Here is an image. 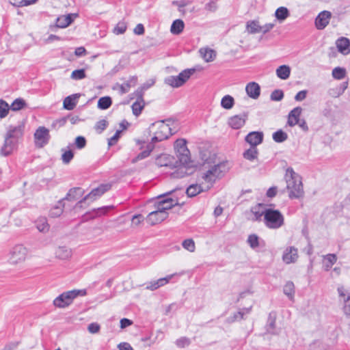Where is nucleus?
Wrapping results in <instances>:
<instances>
[{
    "label": "nucleus",
    "instance_id": "29",
    "mask_svg": "<svg viewBox=\"0 0 350 350\" xmlns=\"http://www.w3.org/2000/svg\"><path fill=\"white\" fill-rule=\"evenodd\" d=\"M200 53L206 62H213L216 57V52L211 49H200Z\"/></svg>",
    "mask_w": 350,
    "mask_h": 350
},
{
    "label": "nucleus",
    "instance_id": "39",
    "mask_svg": "<svg viewBox=\"0 0 350 350\" xmlns=\"http://www.w3.org/2000/svg\"><path fill=\"white\" fill-rule=\"evenodd\" d=\"M202 191L200 185L198 184L190 185L186 190V193L188 197H194L199 194Z\"/></svg>",
    "mask_w": 350,
    "mask_h": 350
},
{
    "label": "nucleus",
    "instance_id": "24",
    "mask_svg": "<svg viewBox=\"0 0 350 350\" xmlns=\"http://www.w3.org/2000/svg\"><path fill=\"white\" fill-rule=\"evenodd\" d=\"M80 96V94H75L66 97L63 102L64 108L67 110H72L75 107L77 99Z\"/></svg>",
    "mask_w": 350,
    "mask_h": 350
},
{
    "label": "nucleus",
    "instance_id": "42",
    "mask_svg": "<svg viewBox=\"0 0 350 350\" xmlns=\"http://www.w3.org/2000/svg\"><path fill=\"white\" fill-rule=\"evenodd\" d=\"M218 8V0H210L204 5V9L207 13H213Z\"/></svg>",
    "mask_w": 350,
    "mask_h": 350
},
{
    "label": "nucleus",
    "instance_id": "38",
    "mask_svg": "<svg viewBox=\"0 0 350 350\" xmlns=\"http://www.w3.org/2000/svg\"><path fill=\"white\" fill-rule=\"evenodd\" d=\"M258 154V151L256 148V147H252L251 146L250 148L247 150L243 153V157L249 161H254V159H257Z\"/></svg>",
    "mask_w": 350,
    "mask_h": 350
},
{
    "label": "nucleus",
    "instance_id": "62",
    "mask_svg": "<svg viewBox=\"0 0 350 350\" xmlns=\"http://www.w3.org/2000/svg\"><path fill=\"white\" fill-rule=\"evenodd\" d=\"M275 25V23H267L264 25H260V32L262 33H267L270 31Z\"/></svg>",
    "mask_w": 350,
    "mask_h": 350
},
{
    "label": "nucleus",
    "instance_id": "27",
    "mask_svg": "<svg viewBox=\"0 0 350 350\" xmlns=\"http://www.w3.org/2000/svg\"><path fill=\"white\" fill-rule=\"evenodd\" d=\"M55 256L59 259L66 260L71 257L72 250L66 246H59L55 250Z\"/></svg>",
    "mask_w": 350,
    "mask_h": 350
},
{
    "label": "nucleus",
    "instance_id": "32",
    "mask_svg": "<svg viewBox=\"0 0 350 350\" xmlns=\"http://www.w3.org/2000/svg\"><path fill=\"white\" fill-rule=\"evenodd\" d=\"M246 29L249 33H260V25L257 21H250L246 24Z\"/></svg>",
    "mask_w": 350,
    "mask_h": 350
},
{
    "label": "nucleus",
    "instance_id": "17",
    "mask_svg": "<svg viewBox=\"0 0 350 350\" xmlns=\"http://www.w3.org/2000/svg\"><path fill=\"white\" fill-rule=\"evenodd\" d=\"M297 258V249L295 247H287L282 256L283 260L287 264L295 262Z\"/></svg>",
    "mask_w": 350,
    "mask_h": 350
},
{
    "label": "nucleus",
    "instance_id": "41",
    "mask_svg": "<svg viewBox=\"0 0 350 350\" xmlns=\"http://www.w3.org/2000/svg\"><path fill=\"white\" fill-rule=\"evenodd\" d=\"M111 98L109 96H104L99 98L98 107L101 109H107L111 107Z\"/></svg>",
    "mask_w": 350,
    "mask_h": 350
},
{
    "label": "nucleus",
    "instance_id": "5",
    "mask_svg": "<svg viewBox=\"0 0 350 350\" xmlns=\"http://www.w3.org/2000/svg\"><path fill=\"white\" fill-rule=\"evenodd\" d=\"M86 294L87 292L85 289H75L66 291L57 297L53 300V304L55 307L64 308L70 306L76 297L79 296L83 297L86 295Z\"/></svg>",
    "mask_w": 350,
    "mask_h": 350
},
{
    "label": "nucleus",
    "instance_id": "55",
    "mask_svg": "<svg viewBox=\"0 0 350 350\" xmlns=\"http://www.w3.org/2000/svg\"><path fill=\"white\" fill-rule=\"evenodd\" d=\"M251 308L252 306L250 308H243L242 310H239L238 312L234 314L232 321L242 319L245 314H248L250 312Z\"/></svg>",
    "mask_w": 350,
    "mask_h": 350
},
{
    "label": "nucleus",
    "instance_id": "30",
    "mask_svg": "<svg viewBox=\"0 0 350 350\" xmlns=\"http://www.w3.org/2000/svg\"><path fill=\"white\" fill-rule=\"evenodd\" d=\"M36 227L39 232L46 233L49 230L50 226L45 217L38 218L36 222Z\"/></svg>",
    "mask_w": 350,
    "mask_h": 350
},
{
    "label": "nucleus",
    "instance_id": "12",
    "mask_svg": "<svg viewBox=\"0 0 350 350\" xmlns=\"http://www.w3.org/2000/svg\"><path fill=\"white\" fill-rule=\"evenodd\" d=\"M224 167V165L221 163L215 165L203 175L202 178L207 183L214 182L221 176L222 173L221 168Z\"/></svg>",
    "mask_w": 350,
    "mask_h": 350
},
{
    "label": "nucleus",
    "instance_id": "64",
    "mask_svg": "<svg viewBox=\"0 0 350 350\" xmlns=\"http://www.w3.org/2000/svg\"><path fill=\"white\" fill-rule=\"evenodd\" d=\"M147 88L142 87L140 88H138L135 92L134 95L136 98V101H141L144 100L143 96H144V90L146 89Z\"/></svg>",
    "mask_w": 350,
    "mask_h": 350
},
{
    "label": "nucleus",
    "instance_id": "22",
    "mask_svg": "<svg viewBox=\"0 0 350 350\" xmlns=\"http://www.w3.org/2000/svg\"><path fill=\"white\" fill-rule=\"evenodd\" d=\"M245 91L250 98L256 99L260 96V88L257 83L250 82L245 87Z\"/></svg>",
    "mask_w": 350,
    "mask_h": 350
},
{
    "label": "nucleus",
    "instance_id": "54",
    "mask_svg": "<svg viewBox=\"0 0 350 350\" xmlns=\"http://www.w3.org/2000/svg\"><path fill=\"white\" fill-rule=\"evenodd\" d=\"M284 97V92L281 90H275L271 94V100L274 101H280Z\"/></svg>",
    "mask_w": 350,
    "mask_h": 350
},
{
    "label": "nucleus",
    "instance_id": "19",
    "mask_svg": "<svg viewBox=\"0 0 350 350\" xmlns=\"http://www.w3.org/2000/svg\"><path fill=\"white\" fill-rule=\"evenodd\" d=\"M301 111L302 109L300 107H297L291 110L288 116L287 124L291 127L297 124Z\"/></svg>",
    "mask_w": 350,
    "mask_h": 350
},
{
    "label": "nucleus",
    "instance_id": "45",
    "mask_svg": "<svg viewBox=\"0 0 350 350\" xmlns=\"http://www.w3.org/2000/svg\"><path fill=\"white\" fill-rule=\"evenodd\" d=\"M346 75V70L343 68L336 67L332 70V76L336 79H342Z\"/></svg>",
    "mask_w": 350,
    "mask_h": 350
},
{
    "label": "nucleus",
    "instance_id": "25",
    "mask_svg": "<svg viewBox=\"0 0 350 350\" xmlns=\"http://www.w3.org/2000/svg\"><path fill=\"white\" fill-rule=\"evenodd\" d=\"M137 83V77L136 76H132L125 83L121 85L117 84V85L120 88V93L124 94L127 93L131 87L135 86Z\"/></svg>",
    "mask_w": 350,
    "mask_h": 350
},
{
    "label": "nucleus",
    "instance_id": "31",
    "mask_svg": "<svg viewBox=\"0 0 350 350\" xmlns=\"http://www.w3.org/2000/svg\"><path fill=\"white\" fill-rule=\"evenodd\" d=\"M291 74V68L288 66L282 65L279 66L276 70V75L278 77L281 79H287Z\"/></svg>",
    "mask_w": 350,
    "mask_h": 350
},
{
    "label": "nucleus",
    "instance_id": "53",
    "mask_svg": "<svg viewBox=\"0 0 350 350\" xmlns=\"http://www.w3.org/2000/svg\"><path fill=\"white\" fill-rule=\"evenodd\" d=\"M74 154L72 150H65L62 155V159L64 164H68L73 159Z\"/></svg>",
    "mask_w": 350,
    "mask_h": 350
},
{
    "label": "nucleus",
    "instance_id": "60",
    "mask_svg": "<svg viewBox=\"0 0 350 350\" xmlns=\"http://www.w3.org/2000/svg\"><path fill=\"white\" fill-rule=\"evenodd\" d=\"M275 317H272V314H269L268 325H267V331L270 333H273V329L275 328Z\"/></svg>",
    "mask_w": 350,
    "mask_h": 350
},
{
    "label": "nucleus",
    "instance_id": "20",
    "mask_svg": "<svg viewBox=\"0 0 350 350\" xmlns=\"http://www.w3.org/2000/svg\"><path fill=\"white\" fill-rule=\"evenodd\" d=\"M336 47L340 53L347 55L350 53V40L345 37L338 38L336 42Z\"/></svg>",
    "mask_w": 350,
    "mask_h": 350
},
{
    "label": "nucleus",
    "instance_id": "63",
    "mask_svg": "<svg viewBox=\"0 0 350 350\" xmlns=\"http://www.w3.org/2000/svg\"><path fill=\"white\" fill-rule=\"evenodd\" d=\"M112 208H113L112 206H103V207L98 208L96 210H94V211L96 212V216H100L102 215H105V213H107V212L109 211V210H111Z\"/></svg>",
    "mask_w": 350,
    "mask_h": 350
},
{
    "label": "nucleus",
    "instance_id": "43",
    "mask_svg": "<svg viewBox=\"0 0 350 350\" xmlns=\"http://www.w3.org/2000/svg\"><path fill=\"white\" fill-rule=\"evenodd\" d=\"M283 291L286 295H287L291 299H292L295 294L294 284L291 281L286 282L284 286Z\"/></svg>",
    "mask_w": 350,
    "mask_h": 350
},
{
    "label": "nucleus",
    "instance_id": "6",
    "mask_svg": "<svg viewBox=\"0 0 350 350\" xmlns=\"http://www.w3.org/2000/svg\"><path fill=\"white\" fill-rule=\"evenodd\" d=\"M194 68L185 69L177 76H170L165 79V83L173 88L182 86L195 72Z\"/></svg>",
    "mask_w": 350,
    "mask_h": 350
},
{
    "label": "nucleus",
    "instance_id": "35",
    "mask_svg": "<svg viewBox=\"0 0 350 350\" xmlns=\"http://www.w3.org/2000/svg\"><path fill=\"white\" fill-rule=\"evenodd\" d=\"M64 200H61L57 202V204L55 205L50 211V215L53 217H57L62 215L63 213V209L64 208L65 204L64 202Z\"/></svg>",
    "mask_w": 350,
    "mask_h": 350
},
{
    "label": "nucleus",
    "instance_id": "37",
    "mask_svg": "<svg viewBox=\"0 0 350 350\" xmlns=\"http://www.w3.org/2000/svg\"><path fill=\"white\" fill-rule=\"evenodd\" d=\"M234 105V99L230 95L224 96L221 100V106L225 109H230Z\"/></svg>",
    "mask_w": 350,
    "mask_h": 350
},
{
    "label": "nucleus",
    "instance_id": "8",
    "mask_svg": "<svg viewBox=\"0 0 350 350\" xmlns=\"http://www.w3.org/2000/svg\"><path fill=\"white\" fill-rule=\"evenodd\" d=\"M110 188V184H102L99 185L98 187L92 189L91 192L86 195L82 200L79 201L76 204L75 208H81L82 203L86 201L87 200H91L92 201L95 200L96 198L101 196L103 193L109 190Z\"/></svg>",
    "mask_w": 350,
    "mask_h": 350
},
{
    "label": "nucleus",
    "instance_id": "10",
    "mask_svg": "<svg viewBox=\"0 0 350 350\" xmlns=\"http://www.w3.org/2000/svg\"><path fill=\"white\" fill-rule=\"evenodd\" d=\"M168 217L167 211H161L157 206V210L150 213L146 218V221L151 226L156 225L164 221Z\"/></svg>",
    "mask_w": 350,
    "mask_h": 350
},
{
    "label": "nucleus",
    "instance_id": "52",
    "mask_svg": "<svg viewBox=\"0 0 350 350\" xmlns=\"http://www.w3.org/2000/svg\"><path fill=\"white\" fill-rule=\"evenodd\" d=\"M259 238L256 234H250L248 237L247 239V243H249L250 246L254 249L259 246Z\"/></svg>",
    "mask_w": 350,
    "mask_h": 350
},
{
    "label": "nucleus",
    "instance_id": "14",
    "mask_svg": "<svg viewBox=\"0 0 350 350\" xmlns=\"http://www.w3.org/2000/svg\"><path fill=\"white\" fill-rule=\"evenodd\" d=\"M331 18L329 11H323L319 14L315 19V25L318 29H323L328 24Z\"/></svg>",
    "mask_w": 350,
    "mask_h": 350
},
{
    "label": "nucleus",
    "instance_id": "34",
    "mask_svg": "<svg viewBox=\"0 0 350 350\" xmlns=\"http://www.w3.org/2000/svg\"><path fill=\"white\" fill-rule=\"evenodd\" d=\"M337 257L335 254H329L324 256L323 267L325 271L329 270L333 265L336 262Z\"/></svg>",
    "mask_w": 350,
    "mask_h": 350
},
{
    "label": "nucleus",
    "instance_id": "11",
    "mask_svg": "<svg viewBox=\"0 0 350 350\" xmlns=\"http://www.w3.org/2000/svg\"><path fill=\"white\" fill-rule=\"evenodd\" d=\"M49 130L44 126H40L34 133L35 143L37 147L42 148L48 144L49 140Z\"/></svg>",
    "mask_w": 350,
    "mask_h": 350
},
{
    "label": "nucleus",
    "instance_id": "51",
    "mask_svg": "<svg viewBox=\"0 0 350 350\" xmlns=\"http://www.w3.org/2000/svg\"><path fill=\"white\" fill-rule=\"evenodd\" d=\"M182 245L185 250L190 252H193L195 251V243L191 239H187L183 241Z\"/></svg>",
    "mask_w": 350,
    "mask_h": 350
},
{
    "label": "nucleus",
    "instance_id": "49",
    "mask_svg": "<svg viewBox=\"0 0 350 350\" xmlns=\"http://www.w3.org/2000/svg\"><path fill=\"white\" fill-rule=\"evenodd\" d=\"M10 107L3 100H0V118H5L9 111Z\"/></svg>",
    "mask_w": 350,
    "mask_h": 350
},
{
    "label": "nucleus",
    "instance_id": "46",
    "mask_svg": "<svg viewBox=\"0 0 350 350\" xmlns=\"http://www.w3.org/2000/svg\"><path fill=\"white\" fill-rule=\"evenodd\" d=\"M25 101L22 98H16L13 101L10 106V109L12 111H18L25 106Z\"/></svg>",
    "mask_w": 350,
    "mask_h": 350
},
{
    "label": "nucleus",
    "instance_id": "13",
    "mask_svg": "<svg viewBox=\"0 0 350 350\" xmlns=\"http://www.w3.org/2000/svg\"><path fill=\"white\" fill-rule=\"evenodd\" d=\"M338 292L340 300L343 303V312L346 316L350 317V293L342 286L338 288Z\"/></svg>",
    "mask_w": 350,
    "mask_h": 350
},
{
    "label": "nucleus",
    "instance_id": "56",
    "mask_svg": "<svg viewBox=\"0 0 350 350\" xmlns=\"http://www.w3.org/2000/svg\"><path fill=\"white\" fill-rule=\"evenodd\" d=\"M108 122L105 120H100L96 122L94 128L98 133H101L107 126Z\"/></svg>",
    "mask_w": 350,
    "mask_h": 350
},
{
    "label": "nucleus",
    "instance_id": "1",
    "mask_svg": "<svg viewBox=\"0 0 350 350\" xmlns=\"http://www.w3.org/2000/svg\"><path fill=\"white\" fill-rule=\"evenodd\" d=\"M174 149L180 166L172 174V177L182 178L193 174L196 166L194 162L191 160L190 152L187 147V141L184 139H177L174 144Z\"/></svg>",
    "mask_w": 350,
    "mask_h": 350
},
{
    "label": "nucleus",
    "instance_id": "48",
    "mask_svg": "<svg viewBox=\"0 0 350 350\" xmlns=\"http://www.w3.org/2000/svg\"><path fill=\"white\" fill-rule=\"evenodd\" d=\"M126 23L123 21H120L114 27L113 32L116 35L122 34L126 31Z\"/></svg>",
    "mask_w": 350,
    "mask_h": 350
},
{
    "label": "nucleus",
    "instance_id": "18",
    "mask_svg": "<svg viewBox=\"0 0 350 350\" xmlns=\"http://www.w3.org/2000/svg\"><path fill=\"white\" fill-rule=\"evenodd\" d=\"M246 118V114L234 116L229 119L228 124L234 129H239L245 124Z\"/></svg>",
    "mask_w": 350,
    "mask_h": 350
},
{
    "label": "nucleus",
    "instance_id": "36",
    "mask_svg": "<svg viewBox=\"0 0 350 350\" xmlns=\"http://www.w3.org/2000/svg\"><path fill=\"white\" fill-rule=\"evenodd\" d=\"M289 11L286 7H280L275 12V18L280 21H284L289 16Z\"/></svg>",
    "mask_w": 350,
    "mask_h": 350
},
{
    "label": "nucleus",
    "instance_id": "26",
    "mask_svg": "<svg viewBox=\"0 0 350 350\" xmlns=\"http://www.w3.org/2000/svg\"><path fill=\"white\" fill-rule=\"evenodd\" d=\"M83 194V191L80 187L70 189L66 196L62 200L68 201H75L79 199Z\"/></svg>",
    "mask_w": 350,
    "mask_h": 350
},
{
    "label": "nucleus",
    "instance_id": "21",
    "mask_svg": "<svg viewBox=\"0 0 350 350\" xmlns=\"http://www.w3.org/2000/svg\"><path fill=\"white\" fill-rule=\"evenodd\" d=\"M173 276L174 274L167 275L165 278H160L156 281H152L147 284L146 288L150 291H154L159 288V287L167 284L169 281L173 278Z\"/></svg>",
    "mask_w": 350,
    "mask_h": 350
},
{
    "label": "nucleus",
    "instance_id": "28",
    "mask_svg": "<svg viewBox=\"0 0 350 350\" xmlns=\"http://www.w3.org/2000/svg\"><path fill=\"white\" fill-rule=\"evenodd\" d=\"M73 21L72 14L62 15L59 16L56 21V25L60 28L68 27Z\"/></svg>",
    "mask_w": 350,
    "mask_h": 350
},
{
    "label": "nucleus",
    "instance_id": "47",
    "mask_svg": "<svg viewBox=\"0 0 350 350\" xmlns=\"http://www.w3.org/2000/svg\"><path fill=\"white\" fill-rule=\"evenodd\" d=\"M9 2L16 7H23L35 3V0H8Z\"/></svg>",
    "mask_w": 350,
    "mask_h": 350
},
{
    "label": "nucleus",
    "instance_id": "59",
    "mask_svg": "<svg viewBox=\"0 0 350 350\" xmlns=\"http://www.w3.org/2000/svg\"><path fill=\"white\" fill-rule=\"evenodd\" d=\"M121 132L122 131L120 130L116 131L113 137H111L110 139H109V140H108L109 146H111L116 144V142H118V140L119 139V138L120 137Z\"/></svg>",
    "mask_w": 350,
    "mask_h": 350
},
{
    "label": "nucleus",
    "instance_id": "2",
    "mask_svg": "<svg viewBox=\"0 0 350 350\" xmlns=\"http://www.w3.org/2000/svg\"><path fill=\"white\" fill-rule=\"evenodd\" d=\"M24 125L9 126L4 135V142L0 150V154L7 157L17 148L18 140L23 137Z\"/></svg>",
    "mask_w": 350,
    "mask_h": 350
},
{
    "label": "nucleus",
    "instance_id": "33",
    "mask_svg": "<svg viewBox=\"0 0 350 350\" xmlns=\"http://www.w3.org/2000/svg\"><path fill=\"white\" fill-rule=\"evenodd\" d=\"M184 27V22L180 19H176L172 23L170 31L172 33L178 35L183 31Z\"/></svg>",
    "mask_w": 350,
    "mask_h": 350
},
{
    "label": "nucleus",
    "instance_id": "4",
    "mask_svg": "<svg viewBox=\"0 0 350 350\" xmlns=\"http://www.w3.org/2000/svg\"><path fill=\"white\" fill-rule=\"evenodd\" d=\"M263 221L268 228L278 229L284 224V217L279 210L266 208Z\"/></svg>",
    "mask_w": 350,
    "mask_h": 350
},
{
    "label": "nucleus",
    "instance_id": "16",
    "mask_svg": "<svg viewBox=\"0 0 350 350\" xmlns=\"http://www.w3.org/2000/svg\"><path fill=\"white\" fill-rule=\"evenodd\" d=\"M265 208L262 204H258L254 207H252L250 210L251 218L250 219L253 221H260L262 220L265 215Z\"/></svg>",
    "mask_w": 350,
    "mask_h": 350
},
{
    "label": "nucleus",
    "instance_id": "23",
    "mask_svg": "<svg viewBox=\"0 0 350 350\" xmlns=\"http://www.w3.org/2000/svg\"><path fill=\"white\" fill-rule=\"evenodd\" d=\"M178 204V200L172 198H165L157 203V206L163 211L171 209L175 205Z\"/></svg>",
    "mask_w": 350,
    "mask_h": 350
},
{
    "label": "nucleus",
    "instance_id": "15",
    "mask_svg": "<svg viewBox=\"0 0 350 350\" xmlns=\"http://www.w3.org/2000/svg\"><path fill=\"white\" fill-rule=\"evenodd\" d=\"M263 133L259 131L250 132L245 137V141L252 147H256L263 140Z\"/></svg>",
    "mask_w": 350,
    "mask_h": 350
},
{
    "label": "nucleus",
    "instance_id": "61",
    "mask_svg": "<svg viewBox=\"0 0 350 350\" xmlns=\"http://www.w3.org/2000/svg\"><path fill=\"white\" fill-rule=\"evenodd\" d=\"M67 121V118L66 117H64L61 119H59V120H57L55 121H54L52 124V126L54 128V129H59L63 126L65 125L66 122Z\"/></svg>",
    "mask_w": 350,
    "mask_h": 350
},
{
    "label": "nucleus",
    "instance_id": "3",
    "mask_svg": "<svg viewBox=\"0 0 350 350\" xmlns=\"http://www.w3.org/2000/svg\"><path fill=\"white\" fill-rule=\"evenodd\" d=\"M285 178L289 198L291 199L303 198L304 191L301 177L292 168H288L286 170Z\"/></svg>",
    "mask_w": 350,
    "mask_h": 350
},
{
    "label": "nucleus",
    "instance_id": "7",
    "mask_svg": "<svg viewBox=\"0 0 350 350\" xmlns=\"http://www.w3.org/2000/svg\"><path fill=\"white\" fill-rule=\"evenodd\" d=\"M28 250L22 244L14 246L10 252L9 262L17 265L24 262L27 256Z\"/></svg>",
    "mask_w": 350,
    "mask_h": 350
},
{
    "label": "nucleus",
    "instance_id": "50",
    "mask_svg": "<svg viewBox=\"0 0 350 350\" xmlns=\"http://www.w3.org/2000/svg\"><path fill=\"white\" fill-rule=\"evenodd\" d=\"M86 75L84 69H79L72 71L71 74V79L74 80H80L85 78Z\"/></svg>",
    "mask_w": 350,
    "mask_h": 350
},
{
    "label": "nucleus",
    "instance_id": "57",
    "mask_svg": "<svg viewBox=\"0 0 350 350\" xmlns=\"http://www.w3.org/2000/svg\"><path fill=\"white\" fill-rule=\"evenodd\" d=\"M144 218L143 215L141 214L133 215L132 217V219H131V222H132L131 226L133 227L138 226L144 221Z\"/></svg>",
    "mask_w": 350,
    "mask_h": 350
},
{
    "label": "nucleus",
    "instance_id": "40",
    "mask_svg": "<svg viewBox=\"0 0 350 350\" xmlns=\"http://www.w3.org/2000/svg\"><path fill=\"white\" fill-rule=\"evenodd\" d=\"M272 137H273V139L275 142L282 143L287 139L288 135L286 133L283 131L282 129H280L273 133Z\"/></svg>",
    "mask_w": 350,
    "mask_h": 350
},
{
    "label": "nucleus",
    "instance_id": "58",
    "mask_svg": "<svg viewBox=\"0 0 350 350\" xmlns=\"http://www.w3.org/2000/svg\"><path fill=\"white\" fill-rule=\"evenodd\" d=\"M75 144L78 149L83 148L86 145V139L83 136H78L75 139Z\"/></svg>",
    "mask_w": 350,
    "mask_h": 350
},
{
    "label": "nucleus",
    "instance_id": "9",
    "mask_svg": "<svg viewBox=\"0 0 350 350\" xmlns=\"http://www.w3.org/2000/svg\"><path fill=\"white\" fill-rule=\"evenodd\" d=\"M150 129H158L155 133L157 135H159L160 138L163 139V140L167 139L170 136H171L173 134V133L172 132V129L170 126V124H166L165 121L164 120L152 123Z\"/></svg>",
    "mask_w": 350,
    "mask_h": 350
},
{
    "label": "nucleus",
    "instance_id": "44",
    "mask_svg": "<svg viewBox=\"0 0 350 350\" xmlns=\"http://www.w3.org/2000/svg\"><path fill=\"white\" fill-rule=\"evenodd\" d=\"M145 106L144 100L135 101L132 105L133 113L135 116H138Z\"/></svg>",
    "mask_w": 350,
    "mask_h": 350
}]
</instances>
